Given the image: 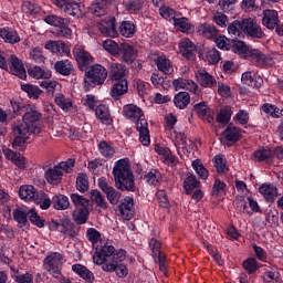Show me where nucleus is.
Here are the masks:
<instances>
[{
	"mask_svg": "<svg viewBox=\"0 0 283 283\" xmlns=\"http://www.w3.org/2000/svg\"><path fill=\"white\" fill-rule=\"evenodd\" d=\"M104 50L112 54V56H118V53L120 52V44L116 43L114 40H106L103 43Z\"/></svg>",
	"mask_w": 283,
	"mask_h": 283,
	"instance_id": "0e129e2a",
	"label": "nucleus"
},
{
	"mask_svg": "<svg viewBox=\"0 0 283 283\" xmlns=\"http://www.w3.org/2000/svg\"><path fill=\"white\" fill-rule=\"evenodd\" d=\"M97 28L104 36H111L112 39L118 36V22H116V17H106L97 23Z\"/></svg>",
	"mask_w": 283,
	"mask_h": 283,
	"instance_id": "1a4fd4ad",
	"label": "nucleus"
},
{
	"mask_svg": "<svg viewBox=\"0 0 283 283\" xmlns=\"http://www.w3.org/2000/svg\"><path fill=\"white\" fill-rule=\"evenodd\" d=\"M179 52L185 56V59L193 61V59H196V54H198V49H196V44L191 42V40L184 39L179 42Z\"/></svg>",
	"mask_w": 283,
	"mask_h": 283,
	"instance_id": "2eb2a0df",
	"label": "nucleus"
},
{
	"mask_svg": "<svg viewBox=\"0 0 283 283\" xmlns=\"http://www.w3.org/2000/svg\"><path fill=\"white\" fill-rule=\"evenodd\" d=\"M28 74L32 78H45V80H48L52 76V71H50V70L45 71V70L41 69V66H33V67L28 70Z\"/></svg>",
	"mask_w": 283,
	"mask_h": 283,
	"instance_id": "09e8293b",
	"label": "nucleus"
},
{
	"mask_svg": "<svg viewBox=\"0 0 283 283\" xmlns=\"http://www.w3.org/2000/svg\"><path fill=\"white\" fill-rule=\"evenodd\" d=\"M136 34V24L132 21H122L117 27V36H124L125 39H132Z\"/></svg>",
	"mask_w": 283,
	"mask_h": 283,
	"instance_id": "a878e982",
	"label": "nucleus"
},
{
	"mask_svg": "<svg viewBox=\"0 0 283 283\" xmlns=\"http://www.w3.org/2000/svg\"><path fill=\"white\" fill-rule=\"evenodd\" d=\"M90 198L92 202H95L99 209H107V201H105V197L98 190H92L90 192Z\"/></svg>",
	"mask_w": 283,
	"mask_h": 283,
	"instance_id": "4d7b16f0",
	"label": "nucleus"
},
{
	"mask_svg": "<svg viewBox=\"0 0 283 283\" xmlns=\"http://www.w3.org/2000/svg\"><path fill=\"white\" fill-rule=\"evenodd\" d=\"M2 151L4 154V158H7V160H11V163H13V165L19 169H25V167H28L25 165V157H22L21 154L10 148H3Z\"/></svg>",
	"mask_w": 283,
	"mask_h": 283,
	"instance_id": "5701e85b",
	"label": "nucleus"
},
{
	"mask_svg": "<svg viewBox=\"0 0 283 283\" xmlns=\"http://www.w3.org/2000/svg\"><path fill=\"white\" fill-rule=\"evenodd\" d=\"M97 185L99 189L105 193L109 205H118L120 202L122 193L116 190L113 186H109L107 178L101 177L97 179Z\"/></svg>",
	"mask_w": 283,
	"mask_h": 283,
	"instance_id": "6e6552de",
	"label": "nucleus"
},
{
	"mask_svg": "<svg viewBox=\"0 0 283 283\" xmlns=\"http://www.w3.org/2000/svg\"><path fill=\"white\" fill-rule=\"evenodd\" d=\"M50 231H59L64 238H76L78 235V228L75 222H72L70 216H64L60 220H52L49 223Z\"/></svg>",
	"mask_w": 283,
	"mask_h": 283,
	"instance_id": "7ed1b4c3",
	"label": "nucleus"
},
{
	"mask_svg": "<svg viewBox=\"0 0 283 283\" xmlns=\"http://www.w3.org/2000/svg\"><path fill=\"white\" fill-rule=\"evenodd\" d=\"M12 134L14 136L13 143H12L13 149H15L17 151H25L27 143H28V136H30V133L17 134L14 132V124H13Z\"/></svg>",
	"mask_w": 283,
	"mask_h": 283,
	"instance_id": "c85d7f7f",
	"label": "nucleus"
},
{
	"mask_svg": "<svg viewBox=\"0 0 283 283\" xmlns=\"http://www.w3.org/2000/svg\"><path fill=\"white\" fill-rule=\"evenodd\" d=\"M134 87L138 94V96H146V94L149 93L150 84L143 81V80H135L134 81Z\"/></svg>",
	"mask_w": 283,
	"mask_h": 283,
	"instance_id": "69168bd1",
	"label": "nucleus"
},
{
	"mask_svg": "<svg viewBox=\"0 0 283 283\" xmlns=\"http://www.w3.org/2000/svg\"><path fill=\"white\" fill-rule=\"evenodd\" d=\"M72 271H73V273H76V275H78V277H81L82 280H85L87 283H92L95 280L94 272L91 271L90 269H87V266H85L83 264H78V263L73 264Z\"/></svg>",
	"mask_w": 283,
	"mask_h": 283,
	"instance_id": "7c9ffc66",
	"label": "nucleus"
},
{
	"mask_svg": "<svg viewBox=\"0 0 283 283\" xmlns=\"http://www.w3.org/2000/svg\"><path fill=\"white\" fill-rule=\"evenodd\" d=\"M213 166L217 170V174H228L229 166H227V158L224 155H216L212 159Z\"/></svg>",
	"mask_w": 283,
	"mask_h": 283,
	"instance_id": "37998d69",
	"label": "nucleus"
},
{
	"mask_svg": "<svg viewBox=\"0 0 283 283\" xmlns=\"http://www.w3.org/2000/svg\"><path fill=\"white\" fill-rule=\"evenodd\" d=\"M52 207L56 211H65V209H70V198L62 193L54 195L52 197Z\"/></svg>",
	"mask_w": 283,
	"mask_h": 283,
	"instance_id": "c9c22d12",
	"label": "nucleus"
},
{
	"mask_svg": "<svg viewBox=\"0 0 283 283\" xmlns=\"http://www.w3.org/2000/svg\"><path fill=\"white\" fill-rule=\"evenodd\" d=\"M231 52H234V54H239V56L247 59L249 56V52H251V49L243 41L234 40L232 43Z\"/></svg>",
	"mask_w": 283,
	"mask_h": 283,
	"instance_id": "c03bdc74",
	"label": "nucleus"
},
{
	"mask_svg": "<svg viewBox=\"0 0 283 283\" xmlns=\"http://www.w3.org/2000/svg\"><path fill=\"white\" fill-rule=\"evenodd\" d=\"M221 137L227 143L228 147H233V145L242 138V129H240V127H235L233 123H230L221 133Z\"/></svg>",
	"mask_w": 283,
	"mask_h": 283,
	"instance_id": "9d476101",
	"label": "nucleus"
},
{
	"mask_svg": "<svg viewBox=\"0 0 283 283\" xmlns=\"http://www.w3.org/2000/svg\"><path fill=\"white\" fill-rule=\"evenodd\" d=\"M117 56H119L124 63L129 65L136 60V51L134 50V46L127 43H122Z\"/></svg>",
	"mask_w": 283,
	"mask_h": 283,
	"instance_id": "4be33fe9",
	"label": "nucleus"
},
{
	"mask_svg": "<svg viewBox=\"0 0 283 283\" xmlns=\"http://www.w3.org/2000/svg\"><path fill=\"white\" fill-rule=\"evenodd\" d=\"M36 191V188L32 185H25L21 186L19 189V197L21 200H24L25 202H30L31 198H34V192Z\"/></svg>",
	"mask_w": 283,
	"mask_h": 283,
	"instance_id": "864d4df0",
	"label": "nucleus"
},
{
	"mask_svg": "<svg viewBox=\"0 0 283 283\" xmlns=\"http://www.w3.org/2000/svg\"><path fill=\"white\" fill-rule=\"evenodd\" d=\"M107 78V69L101 64H95L85 73L84 87H96L103 85Z\"/></svg>",
	"mask_w": 283,
	"mask_h": 283,
	"instance_id": "39448f33",
	"label": "nucleus"
},
{
	"mask_svg": "<svg viewBox=\"0 0 283 283\" xmlns=\"http://www.w3.org/2000/svg\"><path fill=\"white\" fill-rule=\"evenodd\" d=\"M191 103V95L187 92H179L174 97V105L178 109H185L187 108V105Z\"/></svg>",
	"mask_w": 283,
	"mask_h": 283,
	"instance_id": "58836bf2",
	"label": "nucleus"
},
{
	"mask_svg": "<svg viewBox=\"0 0 283 283\" xmlns=\"http://www.w3.org/2000/svg\"><path fill=\"white\" fill-rule=\"evenodd\" d=\"M112 174L115 180V187L118 191H136V180L128 158L117 160L113 167Z\"/></svg>",
	"mask_w": 283,
	"mask_h": 283,
	"instance_id": "f257e3e1",
	"label": "nucleus"
},
{
	"mask_svg": "<svg viewBox=\"0 0 283 283\" xmlns=\"http://www.w3.org/2000/svg\"><path fill=\"white\" fill-rule=\"evenodd\" d=\"M193 107L199 118H205L208 116V123H211V120H213V116L209 115L211 114V109L209 108V105L206 104V102H200L198 104H195Z\"/></svg>",
	"mask_w": 283,
	"mask_h": 283,
	"instance_id": "79ce46f5",
	"label": "nucleus"
},
{
	"mask_svg": "<svg viewBox=\"0 0 283 283\" xmlns=\"http://www.w3.org/2000/svg\"><path fill=\"white\" fill-rule=\"evenodd\" d=\"M227 182L220 180V179H214L213 186H212V196H216L217 198L219 196H224L228 191Z\"/></svg>",
	"mask_w": 283,
	"mask_h": 283,
	"instance_id": "052dcab7",
	"label": "nucleus"
},
{
	"mask_svg": "<svg viewBox=\"0 0 283 283\" xmlns=\"http://www.w3.org/2000/svg\"><path fill=\"white\" fill-rule=\"evenodd\" d=\"M174 25L178 32H182L184 34H191L196 30V27L185 17L174 18Z\"/></svg>",
	"mask_w": 283,
	"mask_h": 283,
	"instance_id": "c756f323",
	"label": "nucleus"
},
{
	"mask_svg": "<svg viewBox=\"0 0 283 283\" xmlns=\"http://www.w3.org/2000/svg\"><path fill=\"white\" fill-rule=\"evenodd\" d=\"M118 211L124 220H132L134 218V198L125 197L118 206Z\"/></svg>",
	"mask_w": 283,
	"mask_h": 283,
	"instance_id": "a211bd4d",
	"label": "nucleus"
},
{
	"mask_svg": "<svg viewBox=\"0 0 283 283\" xmlns=\"http://www.w3.org/2000/svg\"><path fill=\"white\" fill-rule=\"evenodd\" d=\"M242 33H244L243 19L234 20L228 25V34H230V36L238 39V36H240Z\"/></svg>",
	"mask_w": 283,
	"mask_h": 283,
	"instance_id": "a18cd8bd",
	"label": "nucleus"
},
{
	"mask_svg": "<svg viewBox=\"0 0 283 283\" xmlns=\"http://www.w3.org/2000/svg\"><path fill=\"white\" fill-rule=\"evenodd\" d=\"M95 116L97 120L102 123V125H112L114 119H112V115L109 114V107L105 104H99L95 108Z\"/></svg>",
	"mask_w": 283,
	"mask_h": 283,
	"instance_id": "393cba45",
	"label": "nucleus"
},
{
	"mask_svg": "<svg viewBox=\"0 0 283 283\" xmlns=\"http://www.w3.org/2000/svg\"><path fill=\"white\" fill-rule=\"evenodd\" d=\"M205 60L210 63V65H218L220 63V51L216 48L208 49L205 53Z\"/></svg>",
	"mask_w": 283,
	"mask_h": 283,
	"instance_id": "bf43d9fd",
	"label": "nucleus"
},
{
	"mask_svg": "<svg viewBox=\"0 0 283 283\" xmlns=\"http://www.w3.org/2000/svg\"><path fill=\"white\" fill-rule=\"evenodd\" d=\"M54 70L61 76H70L74 72V64L70 60H60L54 63Z\"/></svg>",
	"mask_w": 283,
	"mask_h": 283,
	"instance_id": "473e14b6",
	"label": "nucleus"
},
{
	"mask_svg": "<svg viewBox=\"0 0 283 283\" xmlns=\"http://www.w3.org/2000/svg\"><path fill=\"white\" fill-rule=\"evenodd\" d=\"M247 59H250L256 67H262L263 65H266L269 61L266 54L262 53V51L258 49H250Z\"/></svg>",
	"mask_w": 283,
	"mask_h": 283,
	"instance_id": "f704fd0d",
	"label": "nucleus"
},
{
	"mask_svg": "<svg viewBox=\"0 0 283 283\" xmlns=\"http://www.w3.org/2000/svg\"><path fill=\"white\" fill-rule=\"evenodd\" d=\"M53 6L63 10L69 17L81 19L85 14V6L81 3V0H51Z\"/></svg>",
	"mask_w": 283,
	"mask_h": 283,
	"instance_id": "20e7f679",
	"label": "nucleus"
},
{
	"mask_svg": "<svg viewBox=\"0 0 283 283\" xmlns=\"http://www.w3.org/2000/svg\"><path fill=\"white\" fill-rule=\"evenodd\" d=\"M197 32L205 39H216V36H218V28H216V24L207 22L199 24Z\"/></svg>",
	"mask_w": 283,
	"mask_h": 283,
	"instance_id": "2f4dec72",
	"label": "nucleus"
},
{
	"mask_svg": "<svg viewBox=\"0 0 283 283\" xmlns=\"http://www.w3.org/2000/svg\"><path fill=\"white\" fill-rule=\"evenodd\" d=\"M136 130L139 133V142L144 147L151 145V137L149 136V123L147 119H139L136 124Z\"/></svg>",
	"mask_w": 283,
	"mask_h": 283,
	"instance_id": "dca6fc26",
	"label": "nucleus"
},
{
	"mask_svg": "<svg viewBox=\"0 0 283 283\" xmlns=\"http://www.w3.org/2000/svg\"><path fill=\"white\" fill-rule=\"evenodd\" d=\"M127 92H129L127 80H117V82L112 85L109 94L114 101H118V98L125 96Z\"/></svg>",
	"mask_w": 283,
	"mask_h": 283,
	"instance_id": "6ab92c4d",
	"label": "nucleus"
},
{
	"mask_svg": "<svg viewBox=\"0 0 283 283\" xmlns=\"http://www.w3.org/2000/svg\"><path fill=\"white\" fill-rule=\"evenodd\" d=\"M99 154L104 158H114V154H116V150L114 149V146H112L107 140H102L97 145Z\"/></svg>",
	"mask_w": 283,
	"mask_h": 283,
	"instance_id": "8fccbe9b",
	"label": "nucleus"
},
{
	"mask_svg": "<svg viewBox=\"0 0 283 283\" xmlns=\"http://www.w3.org/2000/svg\"><path fill=\"white\" fill-rule=\"evenodd\" d=\"M192 168L195 169L199 178H201V180H207V178H209V170L205 168V165L200 163V159H196L192 161Z\"/></svg>",
	"mask_w": 283,
	"mask_h": 283,
	"instance_id": "e2e57ef3",
	"label": "nucleus"
},
{
	"mask_svg": "<svg viewBox=\"0 0 283 283\" xmlns=\"http://www.w3.org/2000/svg\"><path fill=\"white\" fill-rule=\"evenodd\" d=\"M55 104L63 111V112H70L72 107V99L66 98L63 94H57L54 98Z\"/></svg>",
	"mask_w": 283,
	"mask_h": 283,
	"instance_id": "680f3d73",
	"label": "nucleus"
},
{
	"mask_svg": "<svg viewBox=\"0 0 283 283\" xmlns=\"http://www.w3.org/2000/svg\"><path fill=\"white\" fill-rule=\"evenodd\" d=\"M198 187H200V181L196 178L195 175H189L184 180V189L187 196H191L193 189H198Z\"/></svg>",
	"mask_w": 283,
	"mask_h": 283,
	"instance_id": "de8ad7c7",
	"label": "nucleus"
},
{
	"mask_svg": "<svg viewBox=\"0 0 283 283\" xmlns=\"http://www.w3.org/2000/svg\"><path fill=\"white\" fill-rule=\"evenodd\" d=\"M241 81L243 85H248L249 87H253L254 90H260L264 84V80L255 71H247L242 73Z\"/></svg>",
	"mask_w": 283,
	"mask_h": 283,
	"instance_id": "f8f14e48",
	"label": "nucleus"
},
{
	"mask_svg": "<svg viewBox=\"0 0 283 283\" xmlns=\"http://www.w3.org/2000/svg\"><path fill=\"white\" fill-rule=\"evenodd\" d=\"M259 192L263 196L265 202H275L277 198V187L272 184H263L259 187Z\"/></svg>",
	"mask_w": 283,
	"mask_h": 283,
	"instance_id": "bb28decb",
	"label": "nucleus"
},
{
	"mask_svg": "<svg viewBox=\"0 0 283 283\" xmlns=\"http://www.w3.org/2000/svg\"><path fill=\"white\" fill-rule=\"evenodd\" d=\"M107 67L112 81H126L125 74L127 73V66L120 63L109 62Z\"/></svg>",
	"mask_w": 283,
	"mask_h": 283,
	"instance_id": "4468645a",
	"label": "nucleus"
},
{
	"mask_svg": "<svg viewBox=\"0 0 283 283\" xmlns=\"http://www.w3.org/2000/svg\"><path fill=\"white\" fill-rule=\"evenodd\" d=\"M197 81L200 83L201 87H216V85H218L216 77L206 70L198 71Z\"/></svg>",
	"mask_w": 283,
	"mask_h": 283,
	"instance_id": "72a5a7b5",
	"label": "nucleus"
},
{
	"mask_svg": "<svg viewBox=\"0 0 283 283\" xmlns=\"http://www.w3.org/2000/svg\"><path fill=\"white\" fill-rule=\"evenodd\" d=\"M156 65L159 72H163V74H174V66L171 65V61L166 56H158L156 60Z\"/></svg>",
	"mask_w": 283,
	"mask_h": 283,
	"instance_id": "ea45409f",
	"label": "nucleus"
},
{
	"mask_svg": "<svg viewBox=\"0 0 283 283\" xmlns=\"http://www.w3.org/2000/svg\"><path fill=\"white\" fill-rule=\"evenodd\" d=\"M21 90L22 92H25L27 96L29 98H39V96H41V94H43V91H41V88H39V86L33 85V84H21Z\"/></svg>",
	"mask_w": 283,
	"mask_h": 283,
	"instance_id": "603ef678",
	"label": "nucleus"
},
{
	"mask_svg": "<svg viewBox=\"0 0 283 283\" xmlns=\"http://www.w3.org/2000/svg\"><path fill=\"white\" fill-rule=\"evenodd\" d=\"M73 222L75 224H85L87 219L90 218V209L88 208H77L72 212Z\"/></svg>",
	"mask_w": 283,
	"mask_h": 283,
	"instance_id": "4c0bfd02",
	"label": "nucleus"
},
{
	"mask_svg": "<svg viewBox=\"0 0 283 283\" xmlns=\"http://www.w3.org/2000/svg\"><path fill=\"white\" fill-rule=\"evenodd\" d=\"M253 156L256 163H265L266 165H273V161L275 160V155L269 147L256 149L253 153Z\"/></svg>",
	"mask_w": 283,
	"mask_h": 283,
	"instance_id": "f3484780",
	"label": "nucleus"
},
{
	"mask_svg": "<svg viewBox=\"0 0 283 283\" xmlns=\"http://www.w3.org/2000/svg\"><path fill=\"white\" fill-rule=\"evenodd\" d=\"M242 266L248 275H253V273H256L258 269H260V263H258L255 258H248L242 262Z\"/></svg>",
	"mask_w": 283,
	"mask_h": 283,
	"instance_id": "5fc2aeb1",
	"label": "nucleus"
},
{
	"mask_svg": "<svg viewBox=\"0 0 283 283\" xmlns=\"http://www.w3.org/2000/svg\"><path fill=\"white\" fill-rule=\"evenodd\" d=\"M262 23L268 30H275L277 23H280V15L275 10H264Z\"/></svg>",
	"mask_w": 283,
	"mask_h": 283,
	"instance_id": "aec40b11",
	"label": "nucleus"
},
{
	"mask_svg": "<svg viewBox=\"0 0 283 283\" xmlns=\"http://www.w3.org/2000/svg\"><path fill=\"white\" fill-rule=\"evenodd\" d=\"M44 178L49 185H59L63 180L62 167L54 166L53 168L46 169Z\"/></svg>",
	"mask_w": 283,
	"mask_h": 283,
	"instance_id": "412c9836",
	"label": "nucleus"
},
{
	"mask_svg": "<svg viewBox=\"0 0 283 283\" xmlns=\"http://www.w3.org/2000/svg\"><path fill=\"white\" fill-rule=\"evenodd\" d=\"M42 115L36 107L27 108L22 122L14 123L15 134H41Z\"/></svg>",
	"mask_w": 283,
	"mask_h": 283,
	"instance_id": "f03ea898",
	"label": "nucleus"
},
{
	"mask_svg": "<svg viewBox=\"0 0 283 283\" xmlns=\"http://www.w3.org/2000/svg\"><path fill=\"white\" fill-rule=\"evenodd\" d=\"M107 12H109V9L98 0H93L87 7V14H92L94 19H101V17H105Z\"/></svg>",
	"mask_w": 283,
	"mask_h": 283,
	"instance_id": "b1692460",
	"label": "nucleus"
},
{
	"mask_svg": "<svg viewBox=\"0 0 283 283\" xmlns=\"http://www.w3.org/2000/svg\"><path fill=\"white\" fill-rule=\"evenodd\" d=\"M243 32L251 39H262L264 36V31L262 27L251 18L243 19Z\"/></svg>",
	"mask_w": 283,
	"mask_h": 283,
	"instance_id": "9b49d317",
	"label": "nucleus"
},
{
	"mask_svg": "<svg viewBox=\"0 0 283 283\" xmlns=\"http://www.w3.org/2000/svg\"><path fill=\"white\" fill-rule=\"evenodd\" d=\"M21 10L24 14H39L41 12V7L31 1H25L22 3Z\"/></svg>",
	"mask_w": 283,
	"mask_h": 283,
	"instance_id": "774afa93",
	"label": "nucleus"
},
{
	"mask_svg": "<svg viewBox=\"0 0 283 283\" xmlns=\"http://www.w3.org/2000/svg\"><path fill=\"white\" fill-rule=\"evenodd\" d=\"M48 25L56 28L57 36L63 39H72V29L70 28V19L62 18L56 14H49L44 18Z\"/></svg>",
	"mask_w": 283,
	"mask_h": 283,
	"instance_id": "423d86ee",
	"label": "nucleus"
},
{
	"mask_svg": "<svg viewBox=\"0 0 283 283\" xmlns=\"http://www.w3.org/2000/svg\"><path fill=\"white\" fill-rule=\"evenodd\" d=\"M148 247L153 253V259L165 255V253H163V251L160 250L163 249V243L158 239L151 238L148 242Z\"/></svg>",
	"mask_w": 283,
	"mask_h": 283,
	"instance_id": "6e6d98bb",
	"label": "nucleus"
},
{
	"mask_svg": "<svg viewBox=\"0 0 283 283\" xmlns=\"http://www.w3.org/2000/svg\"><path fill=\"white\" fill-rule=\"evenodd\" d=\"M233 39L229 40L224 35H219L214 38V43L217 44V48H219V50H231L233 48Z\"/></svg>",
	"mask_w": 283,
	"mask_h": 283,
	"instance_id": "13d9d810",
	"label": "nucleus"
},
{
	"mask_svg": "<svg viewBox=\"0 0 283 283\" xmlns=\"http://www.w3.org/2000/svg\"><path fill=\"white\" fill-rule=\"evenodd\" d=\"M144 180H146L148 185L158 187V185L163 182V174H160L157 169H151L148 174L144 176Z\"/></svg>",
	"mask_w": 283,
	"mask_h": 283,
	"instance_id": "49530a36",
	"label": "nucleus"
},
{
	"mask_svg": "<svg viewBox=\"0 0 283 283\" xmlns=\"http://www.w3.org/2000/svg\"><path fill=\"white\" fill-rule=\"evenodd\" d=\"M30 210L25 211L23 208L13 209V220L18 223V229H23V227H30Z\"/></svg>",
	"mask_w": 283,
	"mask_h": 283,
	"instance_id": "cd10ccee",
	"label": "nucleus"
},
{
	"mask_svg": "<svg viewBox=\"0 0 283 283\" xmlns=\"http://www.w3.org/2000/svg\"><path fill=\"white\" fill-rule=\"evenodd\" d=\"M0 36L3 39L6 43H19L21 41V38L19 36V33L14 31L11 28H2L0 29Z\"/></svg>",
	"mask_w": 283,
	"mask_h": 283,
	"instance_id": "e433bc0d",
	"label": "nucleus"
},
{
	"mask_svg": "<svg viewBox=\"0 0 283 283\" xmlns=\"http://www.w3.org/2000/svg\"><path fill=\"white\" fill-rule=\"evenodd\" d=\"M231 116H233V111L231 109V106L227 105L220 109L216 117V120L217 123H220V125H229Z\"/></svg>",
	"mask_w": 283,
	"mask_h": 283,
	"instance_id": "a19ab883",
	"label": "nucleus"
},
{
	"mask_svg": "<svg viewBox=\"0 0 283 283\" xmlns=\"http://www.w3.org/2000/svg\"><path fill=\"white\" fill-rule=\"evenodd\" d=\"M123 116L128 120L136 123V125L138 124L139 120H145V118H143L144 116L143 108L134 104L124 105Z\"/></svg>",
	"mask_w": 283,
	"mask_h": 283,
	"instance_id": "ddd939ff",
	"label": "nucleus"
},
{
	"mask_svg": "<svg viewBox=\"0 0 283 283\" xmlns=\"http://www.w3.org/2000/svg\"><path fill=\"white\" fill-rule=\"evenodd\" d=\"M76 189L80 193H85L90 189V178L87 174L81 172L76 177Z\"/></svg>",
	"mask_w": 283,
	"mask_h": 283,
	"instance_id": "3c124183",
	"label": "nucleus"
},
{
	"mask_svg": "<svg viewBox=\"0 0 283 283\" xmlns=\"http://www.w3.org/2000/svg\"><path fill=\"white\" fill-rule=\"evenodd\" d=\"M72 52L78 65V70H81V72H86V70H90L92 63H94V57L85 50V46L75 45Z\"/></svg>",
	"mask_w": 283,
	"mask_h": 283,
	"instance_id": "0eeeda50",
	"label": "nucleus"
},
{
	"mask_svg": "<svg viewBox=\"0 0 283 283\" xmlns=\"http://www.w3.org/2000/svg\"><path fill=\"white\" fill-rule=\"evenodd\" d=\"M125 10L127 12H134V14L138 13L143 10V1L142 0H127L124 4Z\"/></svg>",
	"mask_w": 283,
	"mask_h": 283,
	"instance_id": "338daca9",
	"label": "nucleus"
}]
</instances>
